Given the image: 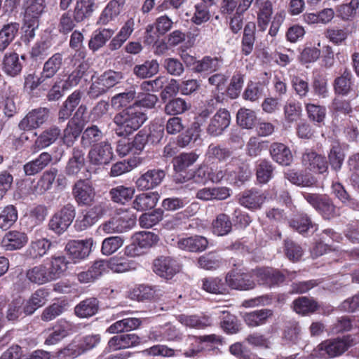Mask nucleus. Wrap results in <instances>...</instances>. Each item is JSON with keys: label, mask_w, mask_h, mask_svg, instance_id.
<instances>
[{"label": "nucleus", "mask_w": 359, "mask_h": 359, "mask_svg": "<svg viewBox=\"0 0 359 359\" xmlns=\"http://www.w3.org/2000/svg\"><path fill=\"white\" fill-rule=\"evenodd\" d=\"M114 34V30L111 29H102L96 31L88 42L89 48L93 52L97 51L105 45Z\"/></svg>", "instance_id": "8fccbe9b"}, {"label": "nucleus", "mask_w": 359, "mask_h": 359, "mask_svg": "<svg viewBox=\"0 0 359 359\" xmlns=\"http://www.w3.org/2000/svg\"><path fill=\"white\" fill-rule=\"evenodd\" d=\"M132 239L144 250L156 245L159 240L157 235L150 231L137 232L133 236Z\"/></svg>", "instance_id": "5fc2aeb1"}, {"label": "nucleus", "mask_w": 359, "mask_h": 359, "mask_svg": "<svg viewBox=\"0 0 359 359\" xmlns=\"http://www.w3.org/2000/svg\"><path fill=\"white\" fill-rule=\"evenodd\" d=\"M83 354L81 348L77 340H73L63 348L59 350L55 355L57 359H74Z\"/></svg>", "instance_id": "680f3d73"}, {"label": "nucleus", "mask_w": 359, "mask_h": 359, "mask_svg": "<svg viewBox=\"0 0 359 359\" xmlns=\"http://www.w3.org/2000/svg\"><path fill=\"white\" fill-rule=\"evenodd\" d=\"M302 162L310 171L320 174L325 173L328 169L326 158L311 149H306L303 153Z\"/></svg>", "instance_id": "f8f14e48"}, {"label": "nucleus", "mask_w": 359, "mask_h": 359, "mask_svg": "<svg viewBox=\"0 0 359 359\" xmlns=\"http://www.w3.org/2000/svg\"><path fill=\"white\" fill-rule=\"evenodd\" d=\"M355 339L351 334L331 339L322 342L320 349L324 351L330 358L341 355L349 348L356 344Z\"/></svg>", "instance_id": "20e7f679"}, {"label": "nucleus", "mask_w": 359, "mask_h": 359, "mask_svg": "<svg viewBox=\"0 0 359 359\" xmlns=\"http://www.w3.org/2000/svg\"><path fill=\"white\" fill-rule=\"evenodd\" d=\"M266 86L264 82H249L243 92V99L250 102L258 101L264 95Z\"/></svg>", "instance_id": "de8ad7c7"}, {"label": "nucleus", "mask_w": 359, "mask_h": 359, "mask_svg": "<svg viewBox=\"0 0 359 359\" xmlns=\"http://www.w3.org/2000/svg\"><path fill=\"white\" fill-rule=\"evenodd\" d=\"M232 151L219 145L210 144L207 150L206 156L210 161H226L231 156Z\"/></svg>", "instance_id": "bf43d9fd"}, {"label": "nucleus", "mask_w": 359, "mask_h": 359, "mask_svg": "<svg viewBox=\"0 0 359 359\" xmlns=\"http://www.w3.org/2000/svg\"><path fill=\"white\" fill-rule=\"evenodd\" d=\"M142 163V161L138 159H130L128 161H119L116 163L111 166L110 174L113 177L120 176L126 172L130 171L133 168L137 166Z\"/></svg>", "instance_id": "69168bd1"}, {"label": "nucleus", "mask_w": 359, "mask_h": 359, "mask_svg": "<svg viewBox=\"0 0 359 359\" xmlns=\"http://www.w3.org/2000/svg\"><path fill=\"white\" fill-rule=\"evenodd\" d=\"M198 156L194 152L182 153L173 159V167L175 171L185 170L192 165L198 159Z\"/></svg>", "instance_id": "052dcab7"}, {"label": "nucleus", "mask_w": 359, "mask_h": 359, "mask_svg": "<svg viewBox=\"0 0 359 359\" xmlns=\"http://www.w3.org/2000/svg\"><path fill=\"white\" fill-rule=\"evenodd\" d=\"M233 224L230 217L225 213L218 214L212 222V233L218 236H224L232 231Z\"/></svg>", "instance_id": "473e14b6"}, {"label": "nucleus", "mask_w": 359, "mask_h": 359, "mask_svg": "<svg viewBox=\"0 0 359 359\" xmlns=\"http://www.w3.org/2000/svg\"><path fill=\"white\" fill-rule=\"evenodd\" d=\"M256 25L253 22H248L244 27L241 41V52L245 55H249L254 50L255 42Z\"/></svg>", "instance_id": "7c9ffc66"}, {"label": "nucleus", "mask_w": 359, "mask_h": 359, "mask_svg": "<svg viewBox=\"0 0 359 359\" xmlns=\"http://www.w3.org/2000/svg\"><path fill=\"white\" fill-rule=\"evenodd\" d=\"M62 55L60 53L53 54L43 64L41 75L46 81L50 79L58 72L62 65Z\"/></svg>", "instance_id": "f704fd0d"}, {"label": "nucleus", "mask_w": 359, "mask_h": 359, "mask_svg": "<svg viewBox=\"0 0 359 359\" xmlns=\"http://www.w3.org/2000/svg\"><path fill=\"white\" fill-rule=\"evenodd\" d=\"M274 167L266 160L262 159L256 165V177L259 184H266L273 176Z\"/></svg>", "instance_id": "09e8293b"}, {"label": "nucleus", "mask_w": 359, "mask_h": 359, "mask_svg": "<svg viewBox=\"0 0 359 359\" xmlns=\"http://www.w3.org/2000/svg\"><path fill=\"white\" fill-rule=\"evenodd\" d=\"M227 180L231 183H244L251 176L249 165L238 157H232L226 163Z\"/></svg>", "instance_id": "423d86ee"}, {"label": "nucleus", "mask_w": 359, "mask_h": 359, "mask_svg": "<svg viewBox=\"0 0 359 359\" xmlns=\"http://www.w3.org/2000/svg\"><path fill=\"white\" fill-rule=\"evenodd\" d=\"M238 124L243 128L250 129L253 127L256 120L255 113L250 109H241L236 116Z\"/></svg>", "instance_id": "774afa93"}, {"label": "nucleus", "mask_w": 359, "mask_h": 359, "mask_svg": "<svg viewBox=\"0 0 359 359\" xmlns=\"http://www.w3.org/2000/svg\"><path fill=\"white\" fill-rule=\"evenodd\" d=\"M93 244V238L70 241L66 245L65 250L73 259H83L89 255Z\"/></svg>", "instance_id": "4468645a"}, {"label": "nucleus", "mask_w": 359, "mask_h": 359, "mask_svg": "<svg viewBox=\"0 0 359 359\" xmlns=\"http://www.w3.org/2000/svg\"><path fill=\"white\" fill-rule=\"evenodd\" d=\"M76 217V208L72 203L64 205L50 217L48 229L57 235L64 233L70 226Z\"/></svg>", "instance_id": "7ed1b4c3"}, {"label": "nucleus", "mask_w": 359, "mask_h": 359, "mask_svg": "<svg viewBox=\"0 0 359 359\" xmlns=\"http://www.w3.org/2000/svg\"><path fill=\"white\" fill-rule=\"evenodd\" d=\"M163 294L164 291L159 286L140 285L133 289L130 297L137 301L152 300L159 299Z\"/></svg>", "instance_id": "aec40b11"}, {"label": "nucleus", "mask_w": 359, "mask_h": 359, "mask_svg": "<svg viewBox=\"0 0 359 359\" xmlns=\"http://www.w3.org/2000/svg\"><path fill=\"white\" fill-rule=\"evenodd\" d=\"M285 177L291 183L302 187H311L316 182V178L311 174L297 172L293 170L286 172Z\"/></svg>", "instance_id": "864d4df0"}, {"label": "nucleus", "mask_w": 359, "mask_h": 359, "mask_svg": "<svg viewBox=\"0 0 359 359\" xmlns=\"http://www.w3.org/2000/svg\"><path fill=\"white\" fill-rule=\"evenodd\" d=\"M61 135V130L56 126H53L43 130L36 138L32 147V151L36 152L54 143Z\"/></svg>", "instance_id": "6ab92c4d"}, {"label": "nucleus", "mask_w": 359, "mask_h": 359, "mask_svg": "<svg viewBox=\"0 0 359 359\" xmlns=\"http://www.w3.org/2000/svg\"><path fill=\"white\" fill-rule=\"evenodd\" d=\"M84 156L85 153L79 147L73 149L72 156L69 158L66 167L68 175H76L81 170L85 163Z\"/></svg>", "instance_id": "a18cd8bd"}, {"label": "nucleus", "mask_w": 359, "mask_h": 359, "mask_svg": "<svg viewBox=\"0 0 359 359\" xmlns=\"http://www.w3.org/2000/svg\"><path fill=\"white\" fill-rule=\"evenodd\" d=\"M349 31L346 28L337 27L327 28L325 31V36L334 45L339 46L345 43L349 36Z\"/></svg>", "instance_id": "13d9d810"}, {"label": "nucleus", "mask_w": 359, "mask_h": 359, "mask_svg": "<svg viewBox=\"0 0 359 359\" xmlns=\"http://www.w3.org/2000/svg\"><path fill=\"white\" fill-rule=\"evenodd\" d=\"M88 157L91 164L95 165H107L113 159L114 152L111 143L108 140L100 142L90 149Z\"/></svg>", "instance_id": "1a4fd4ad"}, {"label": "nucleus", "mask_w": 359, "mask_h": 359, "mask_svg": "<svg viewBox=\"0 0 359 359\" xmlns=\"http://www.w3.org/2000/svg\"><path fill=\"white\" fill-rule=\"evenodd\" d=\"M225 282L231 289L240 291L252 290L256 285L250 273L238 269H232L228 272Z\"/></svg>", "instance_id": "39448f33"}, {"label": "nucleus", "mask_w": 359, "mask_h": 359, "mask_svg": "<svg viewBox=\"0 0 359 359\" xmlns=\"http://www.w3.org/2000/svg\"><path fill=\"white\" fill-rule=\"evenodd\" d=\"M223 65V59L218 57L205 56L194 63L193 69L195 72L208 74L218 71Z\"/></svg>", "instance_id": "a878e982"}, {"label": "nucleus", "mask_w": 359, "mask_h": 359, "mask_svg": "<svg viewBox=\"0 0 359 359\" xmlns=\"http://www.w3.org/2000/svg\"><path fill=\"white\" fill-rule=\"evenodd\" d=\"M95 0H77L74 8V18L77 22L88 18L95 9Z\"/></svg>", "instance_id": "79ce46f5"}, {"label": "nucleus", "mask_w": 359, "mask_h": 359, "mask_svg": "<svg viewBox=\"0 0 359 359\" xmlns=\"http://www.w3.org/2000/svg\"><path fill=\"white\" fill-rule=\"evenodd\" d=\"M124 243L121 236H110L103 240L101 251L103 255H111L116 252Z\"/></svg>", "instance_id": "0e129e2a"}, {"label": "nucleus", "mask_w": 359, "mask_h": 359, "mask_svg": "<svg viewBox=\"0 0 359 359\" xmlns=\"http://www.w3.org/2000/svg\"><path fill=\"white\" fill-rule=\"evenodd\" d=\"M304 198L323 217L330 220L339 216V208L326 195L304 193Z\"/></svg>", "instance_id": "f03ea898"}, {"label": "nucleus", "mask_w": 359, "mask_h": 359, "mask_svg": "<svg viewBox=\"0 0 359 359\" xmlns=\"http://www.w3.org/2000/svg\"><path fill=\"white\" fill-rule=\"evenodd\" d=\"M270 154L274 161L282 165H289L293 161L290 148L283 143H272L270 147Z\"/></svg>", "instance_id": "5701e85b"}, {"label": "nucleus", "mask_w": 359, "mask_h": 359, "mask_svg": "<svg viewBox=\"0 0 359 359\" xmlns=\"http://www.w3.org/2000/svg\"><path fill=\"white\" fill-rule=\"evenodd\" d=\"M49 332L44 344L48 346L55 345L68 336L69 334V325L67 321L60 320L52 328V330H49Z\"/></svg>", "instance_id": "c756f323"}, {"label": "nucleus", "mask_w": 359, "mask_h": 359, "mask_svg": "<svg viewBox=\"0 0 359 359\" xmlns=\"http://www.w3.org/2000/svg\"><path fill=\"white\" fill-rule=\"evenodd\" d=\"M147 119L145 113L130 105L115 114L112 118L113 130L118 137L126 138L137 131Z\"/></svg>", "instance_id": "f257e3e1"}, {"label": "nucleus", "mask_w": 359, "mask_h": 359, "mask_svg": "<svg viewBox=\"0 0 359 359\" xmlns=\"http://www.w3.org/2000/svg\"><path fill=\"white\" fill-rule=\"evenodd\" d=\"M140 344V338L135 334H123L111 337L107 344L106 351H117L136 346Z\"/></svg>", "instance_id": "2eb2a0df"}, {"label": "nucleus", "mask_w": 359, "mask_h": 359, "mask_svg": "<svg viewBox=\"0 0 359 359\" xmlns=\"http://www.w3.org/2000/svg\"><path fill=\"white\" fill-rule=\"evenodd\" d=\"M191 107L190 102L181 97L172 99L165 105V113L170 116H177L189 111Z\"/></svg>", "instance_id": "49530a36"}, {"label": "nucleus", "mask_w": 359, "mask_h": 359, "mask_svg": "<svg viewBox=\"0 0 359 359\" xmlns=\"http://www.w3.org/2000/svg\"><path fill=\"white\" fill-rule=\"evenodd\" d=\"M201 286L205 292L215 294H224L228 293L226 282L218 277H208L201 280Z\"/></svg>", "instance_id": "58836bf2"}, {"label": "nucleus", "mask_w": 359, "mask_h": 359, "mask_svg": "<svg viewBox=\"0 0 359 359\" xmlns=\"http://www.w3.org/2000/svg\"><path fill=\"white\" fill-rule=\"evenodd\" d=\"M52 242L46 238L32 241L27 249V254L32 259H41L44 257L52 247Z\"/></svg>", "instance_id": "72a5a7b5"}, {"label": "nucleus", "mask_w": 359, "mask_h": 359, "mask_svg": "<svg viewBox=\"0 0 359 359\" xmlns=\"http://www.w3.org/2000/svg\"><path fill=\"white\" fill-rule=\"evenodd\" d=\"M266 196L260 191L255 189L245 190L239 198L241 205L250 210L259 209L262 207Z\"/></svg>", "instance_id": "412c9836"}, {"label": "nucleus", "mask_w": 359, "mask_h": 359, "mask_svg": "<svg viewBox=\"0 0 359 359\" xmlns=\"http://www.w3.org/2000/svg\"><path fill=\"white\" fill-rule=\"evenodd\" d=\"M72 194L79 205L88 206L94 201L95 192L88 181L80 180L74 185Z\"/></svg>", "instance_id": "9b49d317"}, {"label": "nucleus", "mask_w": 359, "mask_h": 359, "mask_svg": "<svg viewBox=\"0 0 359 359\" xmlns=\"http://www.w3.org/2000/svg\"><path fill=\"white\" fill-rule=\"evenodd\" d=\"M81 133L80 143L81 147L85 149L93 147L94 145L99 144V142L104 137L103 132L97 125L88 126Z\"/></svg>", "instance_id": "c85d7f7f"}, {"label": "nucleus", "mask_w": 359, "mask_h": 359, "mask_svg": "<svg viewBox=\"0 0 359 359\" xmlns=\"http://www.w3.org/2000/svg\"><path fill=\"white\" fill-rule=\"evenodd\" d=\"M28 241V236L26 233L17 230H12L7 232L2 241L1 244L6 250H16L22 248Z\"/></svg>", "instance_id": "f3484780"}, {"label": "nucleus", "mask_w": 359, "mask_h": 359, "mask_svg": "<svg viewBox=\"0 0 359 359\" xmlns=\"http://www.w3.org/2000/svg\"><path fill=\"white\" fill-rule=\"evenodd\" d=\"M65 303L57 302L48 306L43 311L41 318L43 321L49 322L61 315L65 310Z\"/></svg>", "instance_id": "338daca9"}, {"label": "nucleus", "mask_w": 359, "mask_h": 359, "mask_svg": "<svg viewBox=\"0 0 359 359\" xmlns=\"http://www.w3.org/2000/svg\"><path fill=\"white\" fill-rule=\"evenodd\" d=\"M273 316L271 309H265L248 313L245 315V323L251 327H256L266 323L268 318Z\"/></svg>", "instance_id": "3c124183"}, {"label": "nucleus", "mask_w": 359, "mask_h": 359, "mask_svg": "<svg viewBox=\"0 0 359 359\" xmlns=\"http://www.w3.org/2000/svg\"><path fill=\"white\" fill-rule=\"evenodd\" d=\"M48 294L49 292L44 288L36 290L23 307L25 313L32 315L36 309L46 304Z\"/></svg>", "instance_id": "cd10ccee"}, {"label": "nucleus", "mask_w": 359, "mask_h": 359, "mask_svg": "<svg viewBox=\"0 0 359 359\" xmlns=\"http://www.w3.org/2000/svg\"><path fill=\"white\" fill-rule=\"evenodd\" d=\"M23 19L39 21V18L46 8V0H27L23 5Z\"/></svg>", "instance_id": "bb28decb"}, {"label": "nucleus", "mask_w": 359, "mask_h": 359, "mask_svg": "<svg viewBox=\"0 0 359 359\" xmlns=\"http://www.w3.org/2000/svg\"><path fill=\"white\" fill-rule=\"evenodd\" d=\"M99 310L97 298L89 297L79 302L74 307L75 315L80 318H88L95 316Z\"/></svg>", "instance_id": "393cba45"}, {"label": "nucleus", "mask_w": 359, "mask_h": 359, "mask_svg": "<svg viewBox=\"0 0 359 359\" xmlns=\"http://www.w3.org/2000/svg\"><path fill=\"white\" fill-rule=\"evenodd\" d=\"M49 112L50 110L46 107H39L31 110L19 122L18 128L22 131H28L39 128L47 121Z\"/></svg>", "instance_id": "6e6552de"}, {"label": "nucleus", "mask_w": 359, "mask_h": 359, "mask_svg": "<svg viewBox=\"0 0 359 359\" xmlns=\"http://www.w3.org/2000/svg\"><path fill=\"white\" fill-rule=\"evenodd\" d=\"M159 71V64L156 60H146L141 65L133 67V74L140 79L150 78Z\"/></svg>", "instance_id": "c03bdc74"}, {"label": "nucleus", "mask_w": 359, "mask_h": 359, "mask_svg": "<svg viewBox=\"0 0 359 359\" xmlns=\"http://www.w3.org/2000/svg\"><path fill=\"white\" fill-rule=\"evenodd\" d=\"M53 161L52 156L48 152H42L36 159L32 160L23 166L25 175H34L45 168H46Z\"/></svg>", "instance_id": "b1692460"}, {"label": "nucleus", "mask_w": 359, "mask_h": 359, "mask_svg": "<svg viewBox=\"0 0 359 359\" xmlns=\"http://www.w3.org/2000/svg\"><path fill=\"white\" fill-rule=\"evenodd\" d=\"M82 132V126L75 118L69 121L63 130L62 140L64 144L72 147Z\"/></svg>", "instance_id": "c9c22d12"}, {"label": "nucleus", "mask_w": 359, "mask_h": 359, "mask_svg": "<svg viewBox=\"0 0 359 359\" xmlns=\"http://www.w3.org/2000/svg\"><path fill=\"white\" fill-rule=\"evenodd\" d=\"M165 177V171L163 169H149L139 177L136 185L140 190L153 189L161 184Z\"/></svg>", "instance_id": "9d476101"}, {"label": "nucleus", "mask_w": 359, "mask_h": 359, "mask_svg": "<svg viewBox=\"0 0 359 359\" xmlns=\"http://www.w3.org/2000/svg\"><path fill=\"white\" fill-rule=\"evenodd\" d=\"M231 116L225 109H219L210 119L207 133L212 136H219L230 124Z\"/></svg>", "instance_id": "ddd939ff"}, {"label": "nucleus", "mask_w": 359, "mask_h": 359, "mask_svg": "<svg viewBox=\"0 0 359 359\" xmlns=\"http://www.w3.org/2000/svg\"><path fill=\"white\" fill-rule=\"evenodd\" d=\"M293 309L297 313L306 315L316 311L318 309V304L312 299L302 297L293 302Z\"/></svg>", "instance_id": "4d7b16f0"}, {"label": "nucleus", "mask_w": 359, "mask_h": 359, "mask_svg": "<svg viewBox=\"0 0 359 359\" xmlns=\"http://www.w3.org/2000/svg\"><path fill=\"white\" fill-rule=\"evenodd\" d=\"M181 270L180 264L169 256H160L153 262V271L158 276L166 280L172 279Z\"/></svg>", "instance_id": "0eeeda50"}, {"label": "nucleus", "mask_w": 359, "mask_h": 359, "mask_svg": "<svg viewBox=\"0 0 359 359\" xmlns=\"http://www.w3.org/2000/svg\"><path fill=\"white\" fill-rule=\"evenodd\" d=\"M68 262L65 256H53L50 258L48 272L51 281L60 278L67 269Z\"/></svg>", "instance_id": "37998d69"}, {"label": "nucleus", "mask_w": 359, "mask_h": 359, "mask_svg": "<svg viewBox=\"0 0 359 359\" xmlns=\"http://www.w3.org/2000/svg\"><path fill=\"white\" fill-rule=\"evenodd\" d=\"M254 276L259 285L272 286L283 283L285 280V276L280 271L273 269H257L253 271Z\"/></svg>", "instance_id": "a211bd4d"}, {"label": "nucleus", "mask_w": 359, "mask_h": 359, "mask_svg": "<svg viewBox=\"0 0 359 359\" xmlns=\"http://www.w3.org/2000/svg\"><path fill=\"white\" fill-rule=\"evenodd\" d=\"M351 73L347 69L341 76H337L333 83L335 93L341 95H348L351 90Z\"/></svg>", "instance_id": "603ef678"}, {"label": "nucleus", "mask_w": 359, "mask_h": 359, "mask_svg": "<svg viewBox=\"0 0 359 359\" xmlns=\"http://www.w3.org/2000/svg\"><path fill=\"white\" fill-rule=\"evenodd\" d=\"M20 29L18 22L4 25L0 30V52H4L17 36Z\"/></svg>", "instance_id": "2f4dec72"}, {"label": "nucleus", "mask_w": 359, "mask_h": 359, "mask_svg": "<svg viewBox=\"0 0 359 359\" xmlns=\"http://www.w3.org/2000/svg\"><path fill=\"white\" fill-rule=\"evenodd\" d=\"M18 217V210L14 205L6 206L0 213V228L8 229L17 221Z\"/></svg>", "instance_id": "6e6d98bb"}, {"label": "nucleus", "mask_w": 359, "mask_h": 359, "mask_svg": "<svg viewBox=\"0 0 359 359\" xmlns=\"http://www.w3.org/2000/svg\"><path fill=\"white\" fill-rule=\"evenodd\" d=\"M2 72L10 77L20 75L23 68V63L20 60L19 55L15 52H8L4 54L1 64Z\"/></svg>", "instance_id": "dca6fc26"}, {"label": "nucleus", "mask_w": 359, "mask_h": 359, "mask_svg": "<svg viewBox=\"0 0 359 359\" xmlns=\"http://www.w3.org/2000/svg\"><path fill=\"white\" fill-rule=\"evenodd\" d=\"M76 23L78 22L75 20L74 13L72 14L70 11H65L59 19L58 31L61 34H67L74 29Z\"/></svg>", "instance_id": "e2e57ef3"}, {"label": "nucleus", "mask_w": 359, "mask_h": 359, "mask_svg": "<svg viewBox=\"0 0 359 359\" xmlns=\"http://www.w3.org/2000/svg\"><path fill=\"white\" fill-rule=\"evenodd\" d=\"M135 194V189L131 187L118 185L111 188L109 191L111 200L116 203L124 205L130 201Z\"/></svg>", "instance_id": "e433bc0d"}, {"label": "nucleus", "mask_w": 359, "mask_h": 359, "mask_svg": "<svg viewBox=\"0 0 359 359\" xmlns=\"http://www.w3.org/2000/svg\"><path fill=\"white\" fill-rule=\"evenodd\" d=\"M26 278L31 283L37 285H43L51 281L48 268L44 264H39L27 270Z\"/></svg>", "instance_id": "ea45409f"}, {"label": "nucleus", "mask_w": 359, "mask_h": 359, "mask_svg": "<svg viewBox=\"0 0 359 359\" xmlns=\"http://www.w3.org/2000/svg\"><path fill=\"white\" fill-rule=\"evenodd\" d=\"M208 245L206 238L201 236H194L180 238L177 242V246L183 250L198 252L205 250Z\"/></svg>", "instance_id": "4be33fe9"}, {"label": "nucleus", "mask_w": 359, "mask_h": 359, "mask_svg": "<svg viewBox=\"0 0 359 359\" xmlns=\"http://www.w3.org/2000/svg\"><path fill=\"white\" fill-rule=\"evenodd\" d=\"M57 173L58 170L55 168L45 171L34 187L36 194L41 195L50 189Z\"/></svg>", "instance_id": "a19ab883"}, {"label": "nucleus", "mask_w": 359, "mask_h": 359, "mask_svg": "<svg viewBox=\"0 0 359 359\" xmlns=\"http://www.w3.org/2000/svg\"><path fill=\"white\" fill-rule=\"evenodd\" d=\"M158 200V194L155 192L137 195L133 202V208L137 211H146L154 208Z\"/></svg>", "instance_id": "4c0bfd02"}]
</instances>
